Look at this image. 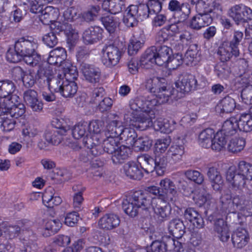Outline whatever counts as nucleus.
Segmentation results:
<instances>
[{"label": "nucleus", "instance_id": "nucleus-46", "mask_svg": "<svg viewBox=\"0 0 252 252\" xmlns=\"http://www.w3.org/2000/svg\"><path fill=\"white\" fill-rule=\"evenodd\" d=\"M24 52L23 49H17L15 45L14 47H10L6 53L7 60L10 63H17L21 60Z\"/></svg>", "mask_w": 252, "mask_h": 252}, {"label": "nucleus", "instance_id": "nucleus-9", "mask_svg": "<svg viewBox=\"0 0 252 252\" xmlns=\"http://www.w3.org/2000/svg\"><path fill=\"white\" fill-rule=\"evenodd\" d=\"M80 68L85 80L89 83L98 84L102 80L101 69L95 65L82 63L80 65Z\"/></svg>", "mask_w": 252, "mask_h": 252}, {"label": "nucleus", "instance_id": "nucleus-45", "mask_svg": "<svg viewBox=\"0 0 252 252\" xmlns=\"http://www.w3.org/2000/svg\"><path fill=\"white\" fill-rule=\"evenodd\" d=\"M152 145V140L148 137H140L136 138L134 144L132 145L136 151H147Z\"/></svg>", "mask_w": 252, "mask_h": 252}, {"label": "nucleus", "instance_id": "nucleus-12", "mask_svg": "<svg viewBox=\"0 0 252 252\" xmlns=\"http://www.w3.org/2000/svg\"><path fill=\"white\" fill-rule=\"evenodd\" d=\"M159 185L161 187L160 194L161 199L175 202L178 198V194L176 187L173 181L168 178H165L160 181Z\"/></svg>", "mask_w": 252, "mask_h": 252}, {"label": "nucleus", "instance_id": "nucleus-61", "mask_svg": "<svg viewBox=\"0 0 252 252\" xmlns=\"http://www.w3.org/2000/svg\"><path fill=\"white\" fill-rule=\"evenodd\" d=\"M45 137L47 141L53 145H58L62 139L61 136L54 129L47 130L45 134Z\"/></svg>", "mask_w": 252, "mask_h": 252}, {"label": "nucleus", "instance_id": "nucleus-50", "mask_svg": "<svg viewBox=\"0 0 252 252\" xmlns=\"http://www.w3.org/2000/svg\"><path fill=\"white\" fill-rule=\"evenodd\" d=\"M72 189L76 192L73 196V207L77 211H79L81 209V205L84 200L82 193L84 189L81 186L78 185L74 186Z\"/></svg>", "mask_w": 252, "mask_h": 252}, {"label": "nucleus", "instance_id": "nucleus-52", "mask_svg": "<svg viewBox=\"0 0 252 252\" xmlns=\"http://www.w3.org/2000/svg\"><path fill=\"white\" fill-rule=\"evenodd\" d=\"M145 97L142 96H137L129 101V107L131 110L136 112L144 113Z\"/></svg>", "mask_w": 252, "mask_h": 252}, {"label": "nucleus", "instance_id": "nucleus-55", "mask_svg": "<svg viewBox=\"0 0 252 252\" xmlns=\"http://www.w3.org/2000/svg\"><path fill=\"white\" fill-rule=\"evenodd\" d=\"M155 159V170L158 175L161 176L164 174L165 169L167 164V159L163 155L156 156Z\"/></svg>", "mask_w": 252, "mask_h": 252}, {"label": "nucleus", "instance_id": "nucleus-51", "mask_svg": "<svg viewBox=\"0 0 252 252\" xmlns=\"http://www.w3.org/2000/svg\"><path fill=\"white\" fill-rule=\"evenodd\" d=\"M0 227L3 232L9 239H12L17 236L20 232V228L17 225H10L7 222L0 223Z\"/></svg>", "mask_w": 252, "mask_h": 252}, {"label": "nucleus", "instance_id": "nucleus-48", "mask_svg": "<svg viewBox=\"0 0 252 252\" xmlns=\"http://www.w3.org/2000/svg\"><path fill=\"white\" fill-rule=\"evenodd\" d=\"M245 144V140L243 138L232 139L228 145L227 149L231 153H237L243 150Z\"/></svg>", "mask_w": 252, "mask_h": 252}, {"label": "nucleus", "instance_id": "nucleus-60", "mask_svg": "<svg viewBox=\"0 0 252 252\" xmlns=\"http://www.w3.org/2000/svg\"><path fill=\"white\" fill-rule=\"evenodd\" d=\"M183 62H184L182 55L177 53L173 55L172 57L170 56L169 61L167 62L165 65L170 69H176Z\"/></svg>", "mask_w": 252, "mask_h": 252}, {"label": "nucleus", "instance_id": "nucleus-58", "mask_svg": "<svg viewBox=\"0 0 252 252\" xmlns=\"http://www.w3.org/2000/svg\"><path fill=\"white\" fill-rule=\"evenodd\" d=\"M186 178L194 183L200 185L204 180V176L198 171L194 170H188L185 172Z\"/></svg>", "mask_w": 252, "mask_h": 252}, {"label": "nucleus", "instance_id": "nucleus-21", "mask_svg": "<svg viewBox=\"0 0 252 252\" xmlns=\"http://www.w3.org/2000/svg\"><path fill=\"white\" fill-rule=\"evenodd\" d=\"M186 220L192 223L193 225L197 228H203L204 221L201 215L194 208H187L184 214Z\"/></svg>", "mask_w": 252, "mask_h": 252}, {"label": "nucleus", "instance_id": "nucleus-31", "mask_svg": "<svg viewBox=\"0 0 252 252\" xmlns=\"http://www.w3.org/2000/svg\"><path fill=\"white\" fill-rule=\"evenodd\" d=\"M157 65L162 66L165 65L167 62L169 61V57L172 54V50L171 48L164 45L157 48Z\"/></svg>", "mask_w": 252, "mask_h": 252}, {"label": "nucleus", "instance_id": "nucleus-13", "mask_svg": "<svg viewBox=\"0 0 252 252\" xmlns=\"http://www.w3.org/2000/svg\"><path fill=\"white\" fill-rule=\"evenodd\" d=\"M32 73L34 74L32 83L38 84L41 87L45 85L46 82L54 74L52 69L47 63L39 67L35 66V68L32 69Z\"/></svg>", "mask_w": 252, "mask_h": 252}, {"label": "nucleus", "instance_id": "nucleus-30", "mask_svg": "<svg viewBox=\"0 0 252 252\" xmlns=\"http://www.w3.org/2000/svg\"><path fill=\"white\" fill-rule=\"evenodd\" d=\"M186 227L179 219H173L169 223L168 229L171 234L177 238H181L185 233Z\"/></svg>", "mask_w": 252, "mask_h": 252}, {"label": "nucleus", "instance_id": "nucleus-38", "mask_svg": "<svg viewBox=\"0 0 252 252\" xmlns=\"http://www.w3.org/2000/svg\"><path fill=\"white\" fill-rule=\"evenodd\" d=\"M50 28L52 30L51 32H54V34L59 33L61 32L64 31L68 36L71 34L74 36V39L77 38V35L75 33V31L72 29L70 25H66L61 23L60 22L56 21L53 22L50 25Z\"/></svg>", "mask_w": 252, "mask_h": 252}, {"label": "nucleus", "instance_id": "nucleus-18", "mask_svg": "<svg viewBox=\"0 0 252 252\" xmlns=\"http://www.w3.org/2000/svg\"><path fill=\"white\" fill-rule=\"evenodd\" d=\"M103 29L99 27H91L83 32V38L87 44H93L102 38Z\"/></svg>", "mask_w": 252, "mask_h": 252}, {"label": "nucleus", "instance_id": "nucleus-40", "mask_svg": "<svg viewBox=\"0 0 252 252\" xmlns=\"http://www.w3.org/2000/svg\"><path fill=\"white\" fill-rule=\"evenodd\" d=\"M78 90L77 84L74 81L64 80L60 93L65 98L72 97Z\"/></svg>", "mask_w": 252, "mask_h": 252}, {"label": "nucleus", "instance_id": "nucleus-32", "mask_svg": "<svg viewBox=\"0 0 252 252\" xmlns=\"http://www.w3.org/2000/svg\"><path fill=\"white\" fill-rule=\"evenodd\" d=\"M226 180L230 183L234 188H239L243 187L246 184L245 177L240 174V173L236 174L235 172L229 169L226 175Z\"/></svg>", "mask_w": 252, "mask_h": 252}, {"label": "nucleus", "instance_id": "nucleus-16", "mask_svg": "<svg viewBox=\"0 0 252 252\" xmlns=\"http://www.w3.org/2000/svg\"><path fill=\"white\" fill-rule=\"evenodd\" d=\"M129 198L140 209L144 210H148L153 203L150 195L142 190L134 192Z\"/></svg>", "mask_w": 252, "mask_h": 252}, {"label": "nucleus", "instance_id": "nucleus-54", "mask_svg": "<svg viewBox=\"0 0 252 252\" xmlns=\"http://www.w3.org/2000/svg\"><path fill=\"white\" fill-rule=\"evenodd\" d=\"M102 22L104 27L110 33L115 32L118 26V22L114 16L109 15L103 17Z\"/></svg>", "mask_w": 252, "mask_h": 252}, {"label": "nucleus", "instance_id": "nucleus-4", "mask_svg": "<svg viewBox=\"0 0 252 252\" xmlns=\"http://www.w3.org/2000/svg\"><path fill=\"white\" fill-rule=\"evenodd\" d=\"M32 18L36 20L38 19L44 25H50L55 22L59 14L57 10L52 6L36 7V5H32Z\"/></svg>", "mask_w": 252, "mask_h": 252}, {"label": "nucleus", "instance_id": "nucleus-3", "mask_svg": "<svg viewBox=\"0 0 252 252\" xmlns=\"http://www.w3.org/2000/svg\"><path fill=\"white\" fill-rule=\"evenodd\" d=\"M3 108L1 110L2 115L9 114L12 118L17 119L25 113L24 104L19 102L18 95H13L11 99H6L3 101Z\"/></svg>", "mask_w": 252, "mask_h": 252}, {"label": "nucleus", "instance_id": "nucleus-44", "mask_svg": "<svg viewBox=\"0 0 252 252\" xmlns=\"http://www.w3.org/2000/svg\"><path fill=\"white\" fill-rule=\"evenodd\" d=\"M122 207L124 212L131 217H135L139 213L140 208L130 198L123 201Z\"/></svg>", "mask_w": 252, "mask_h": 252}, {"label": "nucleus", "instance_id": "nucleus-59", "mask_svg": "<svg viewBox=\"0 0 252 252\" xmlns=\"http://www.w3.org/2000/svg\"><path fill=\"white\" fill-rule=\"evenodd\" d=\"M102 146L104 152L112 155L117 149L116 147H118L117 142L114 139V138L109 136L103 141Z\"/></svg>", "mask_w": 252, "mask_h": 252}, {"label": "nucleus", "instance_id": "nucleus-29", "mask_svg": "<svg viewBox=\"0 0 252 252\" xmlns=\"http://www.w3.org/2000/svg\"><path fill=\"white\" fill-rule=\"evenodd\" d=\"M238 128L239 129L238 119L235 117H231L223 123L220 131L224 134L225 136L229 137L235 134Z\"/></svg>", "mask_w": 252, "mask_h": 252}, {"label": "nucleus", "instance_id": "nucleus-63", "mask_svg": "<svg viewBox=\"0 0 252 252\" xmlns=\"http://www.w3.org/2000/svg\"><path fill=\"white\" fill-rule=\"evenodd\" d=\"M171 143V139L169 136L158 139L155 143L156 151L158 153H163L167 150Z\"/></svg>", "mask_w": 252, "mask_h": 252}, {"label": "nucleus", "instance_id": "nucleus-6", "mask_svg": "<svg viewBox=\"0 0 252 252\" xmlns=\"http://www.w3.org/2000/svg\"><path fill=\"white\" fill-rule=\"evenodd\" d=\"M104 53L102 58L103 64L107 67H111L117 65L123 55V51L117 46L110 44L102 49Z\"/></svg>", "mask_w": 252, "mask_h": 252}, {"label": "nucleus", "instance_id": "nucleus-23", "mask_svg": "<svg viewBox=\"0 0 252 252\" xmlns=\"http://www.w3.org/2000/svg\"><path fill=\"white\" fill-rule=\"evenodd\" d=\"M236 107L235 100L232 97L227 96L224 97L216 107V111L220 115L223 117L224 114L232 112Z\"/></svg>", "mask_w": 252, "mask_h": 252}, {"label": "nucleus", "instance_id": "nucleus-15", "mask_svg": "<svg viewBox=\"0 0 252 252\" xmlns=\"http://www.w3.org/2000/svg\"><path fill=\"white\" fill-rule=\"evenodd\" d=\"M214 18L210 14H202L197 13L190 20L189 27L193 30H199L211 24Z\"/></svg>", "mask_w": 252, "mask_h": 252}, {"label": "nucleus", "instance_id": "nucleus-17", "mask_svg": "<svg viewBox=\"0 0 252 252\" xmlns=\"http://www.w3.org/2000/svg\"><path fill=\"white\" fill-rule=\"evenodd\" d=\"M208 168L207 175L213 189L216 191L220 190L223 184V180L216 164H208Z\"/></svg>", "mask_w": 252, "mask_h": 252}, {"label": "nucleus", "instance_id": "nucleus-37", "mask_svg": "<svg viewBox=\"0 0 252 252\" xmlns=\"http://www.w3.org/2000/svg\"><path fill=\"white\" fill-rule=\"evenodd\" d=\"M215 136V131L212 128H206L202 131L199 135V144L205 148H209Z\"/></svg>", "mask_w": 252, "mask_h": 252}, {"label": "nucleus", "instance_id": "nucleus-20", "mask_svg": "<svg viewBox=\"0 0 252 252\" xmlns=\"http://www.w3.org/2000/svg\"><path fill=\"white\" fill-rule=\"evenodd\" d=\"M231 240L234 247L237 249L243 248L248 244L249 240L247 231L242 228H238L232 235Z\"/></svg>", "mask_w": 252, "mask_h": 252}, {"label": "nucleus", "instance_id": "nucleus-25", "mask_svg": "<svg viewBox=\"0 0 252 252\" xmlns=\"http://www.w3.org/2000/svg\"><path fill=\"white\" fill-rule=\"evenodd\" d=\"M157 47L152 46L145 51L140 60V65L148 67L153 64H157Z\"/></svg>", "mask_w": 252, "mask_h": 252}, {"label": "nucleus", "instance_id": "nucleus-64", "mask_svg": "<svg viewBox=\"0 0 252 252\" xmlns=\"http://www.w3.org/2000/svg\"><path fill=\"white\" fill-rule=\"evenodd\" d=\"M164 245L162 241H155L152 243L150 248L147 249H142L139 251V252H165Z\"/></svg>", "mask_w": 252, "mask_h": 252}, {"label": "nucleus", "instance_id": "nucleus-1", "mask_svg": "<svg viewBox=\"0 0 252 252\" xmlns=\"http://www.w3.org/2000/svg\"><path fill=\"white\" fill-rule=\"evenodd\" d=\"M220 203L222 212L235 214L237 210H243L252 205V192L239 193L233 197L230 193H225L220 197Z\"/></svg>", "mask_w": 252, "mask_h": 252}, {"label": "nucleus", "instance_id": "nucleus-43", "mask_svg": "<svg viewBox=\"0 0 252 252\" xmlns=\"http://www.w3.org/2000/svg\"><path fill=\"white\" fill-rule=\"evenodd\" d=\"M61 223L59 220H50L47 221L45 225V231L43 235L48 237L57 233L61 227Z\"/></svg>", "mask_w": 252, "mask_h": 252}, {"label": "nucleus", "instance_id": "nucleus-8", "mask_svg": "<svg viewBox=\"0 0 252 252\" xmlns=\"http://www.w3.org/2000/svg\"><path fill=\"white\" fill-rule=\"evenodd\" d=\"M229 11L230 16L237 24L252 20V9L243 4L232 6Z\"/></svg>", "mask_w": 252, "mask_h": 252}, {"label": "nucleus", "instance_id": "nucleus-56", "mask_svg": "<svg viewBox=\"0 0 252 252\" xmlns=\"http://www.w3.org/2000/svg\"><path fill=\"white\" fill-rule=\"evenodd\" d=\"M88 126L87 123L78 124L72 129V134L75 139H79L87 135Z\"/></svg>", "mask_w": 252, "mask_h": 252}, {"label": "nucleus", "instance_id": "nucleus-36", "mask_svg": "<svg viewBox=\"0 0 252 252\" xmlns=\"http://www.w3.org/2000/svg\"><path fill=\"white\" fill-rule=\"evenodd\" d=\"M137 16L133 5L129 6L124 15L123 22L128 27H133L137 25Z\"/></svg>", "mask_w": 252, "mask_h": 252}, {"label": "nucleus", "instance_id": "nucleus-53", "mask_svg": "<svg viewBox=\"0 0 252 252\" xmlns=\"http://www.w3.org/2000/svg\"><path fill=\"white\" fill-rule=\"evenodd\" d=\"M237 171L247 180H252V165L244 161H241L238 165Z\"/></svg>", "mask_w": 252, "mask_h": 252}, {"label": "nucleus", "instance_id": "nucleus-19", "mask_svg": "<svg viewBox=\"0 0 252 252\" xmlns=\"http://www.w3.org/2000/svg\"><path fill=\"white\" fill-rule=\"evenodd\" d=\"M120 223L119 217L114 214H107L101 217L98 221L99 227L105 230H111L117 227Z\"/></svg>", "mask_w": 252, "mask_h": 252}, {"label": "nucleus", "instance_id": "nucleus-39", "mask_svg": "<svg viewBox=\"0 0 252 252\" xmlns=\"http://www.w3.org/2000/svg\"><path fill=\"white\" fill-rule=\"evenodd\" d=\"M137 161L146 172H152L155 170V159L149 155H142L137 158Z\"/></svg>", "mask_w": 252, "mask_h": 252}, {"label": "nucleus", "instance_id": "nucleus-11", "mask_svg": "<svg viewBox=\"0 0 252 252\" xmlns=\"http://www.w3.org/2000/svg\"><path fill=\"white\" fill-rule=\"evenodd\" d=\"M172 91L173 89L170 87L166 79L159 77L153 94L158 99L159 103L162 104L168 102L169 97L173 94Z\"/></svg>", "mask_w": 252, "mask_h": 252}, {"label": "nucleus", "instance_id": "nucleus-22", "mask_svg": "<svg viewBox=\"0 0 252 252\" xmlns=\"http://www.w3.org/2000/svg\"><path fill=\"white\" fill-rule=\"evenodd\" d=\"M16 89L14 83L10 80L5 79L0 81V97L3 98L5 101L6 99H11L13 95H17L14 94Z\"/></svg>", "mask_w": 252, "mask_h": 252}, {"label": "nucleus", "instance_id": "nucleus-47", "mask_svg": "<svg viewBox=\"0 0 252 252\" xmlns=\"http://www.w3.org/2000/svg\"><path fill=\"white\" fill-rule=\"evenodd\" d=\"M137 136V133L133 128L126 127L124 128L119 138L121 140L125 141L127 144L132 146L134 144Z\"/></svg>", "mask_w": 252, "mask_h": 252}, {"label": "nucleus", "instance_id": "nucleus-34", "mask_svg": "<svg viewBox=\"0 0 252 252\" xmlns=\"http://www.w3.org/2000/svg\"><path fill=\"white\" fill-rule=\"evenodd\" d=\"M124 170L126 175L131 179L139 180L143 176L141 170L133 162L125 164L124 166Z\"/></svg>", "mask_w": 252, "mask_h": 252}, {"label": "nucleus", "instance_id": "nucleus-27", "mask_svg": "<svg viewBox=\"0 0 252 252\" xmlns=\"http://www.w3.org/2000/svg\"><path fill=\"white\" fill-rule=\"evenodd\" d=\"M125 1L126 0H104L102 7L104 10L115 14L122 11Z\"/></svg>", "mask_w": 252, "mask_h": 252}, {"label": "nucleus", "instance_id": "nucleus-24", "mask_svg": "<svg viewBox=\"0 0 252 252\" xmlns=\"http://www.w3.org/2000/svg\"><path fill=\"white\" fill-rule=\"evenodd\" d=\"M234 49L230 46L228 42H224L221 44L217 50V55L222 62L229 61L231 58H236L239 56L240 53L234 54Z\"/></svg>", "mask_w": 252, "mask_h": 252}, {"label": "nucleus", "instance_id": "nucleus-7", "mask_svg": "<svg viewBox=\"0 0 252 252\" xmlns=\"http://www.w3.org/2000/svg\"><path fill=\"white\" fill-rule=\"evenodd\" d=\"M197 13L212 14L214 17L218 18L222 13V7L220 4L214 0H202L196 4Z\"/></svg>", "mask_w": 252, "mask_h": 252}, {"label": "nucleus", "instance_id": "nucleus-35", "mask_svg": "<svg viewBox=\"0 0 252 252\" xmlns=\"http://www.w3.org/2000/svg\"><path fill=\"white\" fill-rule=\"evenodd\" d=\"M130 152V149L125 146L118 147L111 157L113 162L116 164L123 163L128 158Z\"/></svg>", "mask_w": 252, "mask_h": 252}, {"label": "nucleus", "instance_id": "nucleus-62", "mask_svg": "<svg viewBox=\"0 0 252 252\" xmlns=\"http://www.w3.org/2000/svg\"><path fill=\"white\" fill-rule=\"evenodd\" d=\"M100 10L98 5H92L83 13L82 18L87 22L93 21L97 16Z\"/></svg>", "mask_w": 252, "mask_h": 252}, {"label": "nucleus", "instance_id": "nucleus-41", "mask_svg": "<svg viewBox=\"0 0 252 252\" xmlns=\"http://www.w3.org/2000/svg\"><path fill=\"white\" fill-rule=\"evenodd\" d=\"M64 81L61 75L55 76L53 74L46 82V85H48L49 90L51 93H60Z\"/></svg>", "mask_w": 252, "mask_h": 252}, {"label": "nucleus", "instance_id": "nucleus-26", "mask_svg": "<svg viewBox=\"0 0 252 252\" xmlns=\"http://www.w3.org/2000/svg\"><path fill=\"white\" fill-rule=\"evenodd\" d=\"M184 150V146L183 145H172L167 153L169 158V162L171 164H175L181 161L185 153Z\"/></svg>", "mask_w": 252, "mask_h": 252}, {"label": "nucleus", "instance_id": "nucleus-2", "mask_svg": "<svg viewBox=\"0 0 252 252\" xmlns=\"http://www.w3.org/2000/svg\"><path fill=\"white\" fill-rule=\"evenodd\" d=\"M158 103H159V100L158 98L146 99L145 98L144 113L139 114L132 113L129 122L126 120V123L129 126L142 130L150 127L153 124L152 117L151 116L153 114L152 110Z\"/></svg>", "mask_w": 252, "mask_h": 252}, {"label": "nucleus", "instance_id": "nucleus-14", "mask_svg": "<svg viewBox=\"0 0 252 252\" xmlns=\"http://www.w3.org/2000/svg\"><path fill=\"white\" fill-rule=\"evenodd\" d=\"M113 118L109 117L106 126V132L108 136L113 138L120 137L123 130L124 126L122 122L119 120L117 115H112Z\"/></svg>", "mask_w": 252, "mask_h": 252}, {"label": "nucleus", "instance_id": "nucleus-42", "mask_svg": "<svg viewBox=\"0 0 252 252\" xmlns=\"http://www.w3.org/2000/svg\"><path fill=\"white\" fill-rule=\"evenodd\" d=\"M238 121L240 131L247 132L252 130V116L251 115L242 114Z\"/></svg>", "mask_w": 252, "mask_h": 252}, {"label": "nucleus", "instance_id": "nucleus-28", "mask_svg": "<svg viewBox=\"0 0 252 252\" xmlns=\"http://www.w3.org/2000/svg\"><path fill=\"white\" fill-rule=\"evenodd\" d=\"M66 57L65 50L62 47H58L50 52L47 63L52 65L61 64Z\"/></svg>", "mask_w": 252, "mask_h": 252}, {"label": "nucleus", "instance_id": "nucleus-10", "mask_svg": "<svg viewBox=\"0 0 252 252\" xmlns=\"http://www.w3.org/2000/svg\"><path fill=\"white\" fill-rule=\"evenodd\" d=\"M178 91L189 93L197 89L199 84L196 77L191 74L181 75L175 83Z\"/></svg>", "mask_w": 252, "mask_h": 252}, {"label": "nucleus", "instance_id": "nucleus-49", "mask_svg": "<svg viewBox=\"0 0 252 252\" xmlns=\"http://www.w3.org/2000/svg\"><path fill=\"white\" fill-rule=\"evenodd\" d=\"M197 52L198 49L196 44H192L189 46L185 54L184 58H183L184 62L187 65H192L194 62L196 63L195 60L197 58Z\"/></svg>", "mask_w": 252, "mask_h": 252}, {"label": "nucleus", "instance_id": "nucleus-5", "mask_svg": "<svg viewBox=\"0 0 252 252\" xmlns=\"http://www.w3.org/2000/svg\"><path fill=\"white\" fill-rule=\"evenodd\" d=\"M168 201L156 199L152 206L154 217L157 221L161 223L170 219L172 215V207Z\"/></svg>", "mask_w": 252, "mask_h": 252}, {"label": "nucleus", "instance_id": "nucleus-33", "mask_svg": "<svg viewBox=\"0 0 252 252\" xmlns=\"http://www.w3.org/2000/svg\"><path fill=\"white\" fill-rule=\"evenodd\" d=\"M54 190L51 188L47 189L43 193V203L48 208H53L60 204L62 201L60 197L54 196Z\"/></svg>", "mask_w": 252, "mask_h": 252}, {"label": "nucleus", "instance_id": "nucleus-57", "mask_svg": "<svg viewBox=\"0 0 252 252\" xmlns=\"http://www.w3.org/2000/svg\"><path fill=\"white\" fill-rule=\"evenodd\" d=\"M153 126L155 129L157 131H160L161 132L168 133L170 131V124L168 121L159 118L157 119L150 126Z\"/></svg>", "mask_w": 252, "mask_h": 252}]
</instances>
